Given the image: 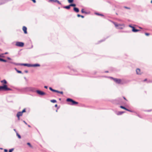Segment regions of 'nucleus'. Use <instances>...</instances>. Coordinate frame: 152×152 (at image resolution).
Returning <instances> with one entry per match:
<instances>
[{
	"label": "nucleus",
	"instance_id": "nucleus-24",
	"mask_svg": "<svg viewBox=\"0 0 152 152\" xmlns=\"http://www.w3.org/2000/svg\"><path fill=\"white\" fill-rule=\"evenodd\" d=\"M81 12L83 13H86L84 11L83 9H82L81 10Z\"/></svg>",
	"mask_w": 152,
	"mask_h": 152
},
{
	"label": "nucleus",
	"instance_id": "nucleus-46",
	"mask_svg": "<svg viewBox=\"0 0 152 152\" xmlns=\"http://www.w3.org/2000/svg\"><path fill=\"white\" fill-rule=\"evenodd\" d=\"M57 104H56L55 105V107H57Z\"/></svg>",
	"mask_w": 152,
	"mask_h": 152
},
{
	"label": "nucleus",
	"instance_id": "nucleus-4",
	"mask_svg": "<svg viewBox=\"0 0 152 152\" xmlns=\"http://www.w3.org/2000/svg\"><path fill=\"white\" fill-rule=\"evenodd\" d=\"M36 92L39 94L41 95H44L46 94L45 93L40 90H37Z\"/></svg>",
	"mask_w": 152,
	"mask_h": 152
},
{
	"label": "nucleus",
	"instance_id": "nucleus-13",
	"mask_svg": "<svg viewBox=\"0 0 152 152\" xmlns=\"http://www.w3.org/2000/svg\"><path fill=\"white\" fill-rule=\"evenodd\" d=\"M1 82L2 83H4L5 84H6L7 83V82L6 81V80H1Z\"/></svg>",
	"mask_w": 152,
	"mask_h": 152
},
{
	"label": "nucleus",
	"instance_id": "nucleus-51",
	"mask_svg": "<svg viewBox=\"0 0 152 152\" xmlns=\"http://www.w3.org/2000/svg\"><path fill=\"white\" fill-rule=\"evenodd\" d=\"M151 3L152 4V0L151 1Z\"/></svg>",
	"mask_w": 152,
	"mask_h": 152
},
{
	"label": "nucleus",
	"instance_id": "nucleus-31",
	"mask_svg": "<svg viewBox=\"0 0 152 152\" xmlns=\"http://www.w3.org/2000/svg\"><path fill=\"white\" fill-rule=\"evenodd\" d=\"M145 34L146 35L148 36L149 35V33H145Z\"/></svg>",
	"mask_w": 152,
	"mask_h": 152
},
{
	"label": "nucleus",
	"instance_id": "nucleus-26",
	"mask_svg": "<svg viewBox=\"0 0 152 152\" xmlns=\"http://www.w3.org/2000/svg\"><path fill=\"white\" fill-rule=\"evenodd\" d=\"M14 150L13 148L10 149L9 150V152H12V151Z\"/></svg>",
	"mask_w": 152,
	"mask_h": 152
},
{
	"label": "nucleus",
	"instance_id": "nucleus-25",
	"mask_svg": "<svg viewBox=\"0 0 152 152\" xmlns=\"http://www.w3.org/2000/svg\"><path fill=\"white\" fill-rule=\"evenodd\" d=\"M4 55V54H3V53H2V54H0V57H4V56H3Z\"/></svg>",
	"mask_w": 152,
	"mask_h": 152
},
{
	"label": "nucleus",
	"instance_id": "nucleus-38",
	"mask_svg": "<svg viewBox=\"0 0 152 152\" xmlns=\"http://www.w3.org/2000/svg\"><path fill=\"white\" fill-rule=\"evenodd\" d=\"M52 91H53V92H56V90H55L53 89V90Z\"/></svg>",
	"mask_w": 152,
	"mask_h": 152
},
{
	"label": "nucleus",
	"instance_id": "nucleus-37",
	"mask_svg": "<svg viewBox=\"0 0 152 152\" xmlns=\"http://www.w3.org/2000/svg\"><path fill=\"white\" fill-rule=\"evenodd\" d=\"M4 151L5 152H7V149H4Z\"/></svg>",
	"mask_w": 152,
	"mask_h": 152
},
{
	"label": "nucleus",
	"instance_id": "nucleus-17",
	"mask_svg": "<svg viewBox=\"0 0 152 152\" xmlns=\"http://www.w3.org/2000/svg\"><path fill=\"white\" fill-rule=\"evenodd\" d=\"M16 135L19 138V139L21 138V137L20 136L17 132V133H16Z\"/></svg>",
	"mask_w": 152,
	"mask_h": 152
},
{
	"label": "nucleus",
	"instance_id": "nucleus-34",
	"mask_svg": "<svg viewBox=\"0 0 152 152\" xmlns=\"http://www.w3.org/2000/svg\"><path fill=\"white\" fill-rule=\"evenodd\" d=\"M49 89L51 91H53V89L51 88V87H50L49 88Z\"/></svg>",
	"mask_w": 152,
	"mask_h": 152
},
{
	"label": "nucleus",
	"instance_id": "nucleus-42",
	"mask_svg": "<svg viewBox=\"0 0 152 152\" xmlns=\"http://www.w3.org/2000/svg\"><path fill=\"white\" fill-rule=\"evenodd\" d=\"M96 15H100V14L98 13H96Z\"/></svg>",
	"mask_w": 152,
	"mask_h": 152
},
{
	"label": "nucleus",
	"instance_id": "nucleus-49",
	"mask_svg": "<svg viewBox=\"0 0 152 152\" xmlns=\"http://www.w3.org/2000/svg\"><path fill=\"white\" fill-rule=\"evenodd\" d=\"M146 80H147V79H145V80H144V81H146Z\"/></svg>",
	"mask_w": 152,
	"mask_h": 152
},
{
	"label": "nucleus",
	"instance_id": "nucleus-44",
	"mask_svg": "<svg viewBox=\"0 0 152 152\" xmlns=\"http://www.w3.org/2000/svg\"><path fill=\"white\" fill-rule=\"evenodd\" d=\"M125 8H126V9H129V8H128V7H125Z\"/></svg>",
	"mask_w": 152,
	"mask_h": 152
},
{
	"label": "nucleus",
	"instance_id": "nucleus-6",
	"mask_svg": "<svg viewBox=\"0 0 152 152\" xmlns=\"http://www.w3.org/2000/svg\"><path fill=\"white\" fill-rule=\"evenodd\" d=\"M111 78L113 79L114 81L116 83H120L121 82V80L120 79H115L113 78L112 77H111Z\"/></svg>",
	"mask_w": 152,
	"mask_h": 152
},
{
	"label": "nucleus",
	"instance_id": "nucleus-14",
	"mask_svg": "<svg viewBox=\"0 0 152 152\" xmlns=\"http://www.w3.org/2000/svg\"><path fill=\"white\" fill-rule=\"evenodd\" d=\"M114 25H115V26L116 27H118V26H122V25L117 24L115 23H114Z\"/></svg>",
	"mask_w": 152,
	"mask_h": 152
},
{
	"label": "nucleus",
	"instance_id": "nucleus-7",
	"mask_svg": "<svg viewBox=\"0 0 152 152\" xmlns=\"http://www.w3.org/2000/svg\"><path fill=\"white\" fill-rule=\"evenodd\" d=\"M18 65H23L24 66H27L28 67H31V64H18Z\"/></svg>",
	"mask_w": 152,
	"mask_h": 152
},
{
	"label": "nucleus",
	"instance_id": "nucleus-29",
	"mask_svg": "<svg viewBox=\"0 0 152 152\" xmlns=\"http://www.w3.org/2000/svg\"><path fill=\"white\" fill-rule=\"evenodd\" d=\"M25 111H26L25 109H24L22 110V111L21 112H22V113H23V112H25Z\"/></svg>",
	"mask_w": 152,
	"mask_h": 152
},
{
	"label": "nucleus",
	"instance_id": "nucleus-10",
	"mask_svg": "<svg viewBox=\"0 0 152 152\" xmlns=\"http://www.w3.org/2000/svg\"><path fill=\"white\" fill-rule=\"evenodd\" d=\"M40 66V65L38 64H31V66H32V67H37V66Z\"/></svg>",
	"mask_w": 152,
	"mask_h": 152
},
{
	"label": "nucleus",
	"instance_id": "nucleus-12",
	"mask_svg": "<svg viewBox=\"0 0 152 152\" xmlns=\"http://www.w3.org/2000/svg\"><path fill=\"white\" fill-rule=\"evenodd\" d=\"M139 31V30L135 29L134 27L132 29V31L134 32H136Z\"/></svg>",
	"mask_w": 152,
	"mask_h": 152
},
{
	"label": "nucleus",
	"instance_id": "nucleus-20",
	"mask_svg": "<svg viewBox=\"0 0 152 152\" xmlns=\"http://www.w3.org/2000/svg\"><path fill=\"white\" fill-rule=\"evenodd\" d=\"M15 69L16 70V71L18 73H21L22 72L20 71H19L18 70H17L16 68Z\"/></svg>",
	"mask_w": 152,
	"mask_h": 152
},
{
	"label": "nucleus",
	"instance_id": "nucleus-41",
	"mask_svg": "<svg viewBox=\"0 0 152 152\" xmlns=\"http://www.w3.org/2000/svg\"><path fill=\"white\" fill-rule=\"evenodd\" d=\"M8 53L7 52H6L4 53V54H7Z\"/></svg>",
	"mask_w": 152,
	"mask_h": 152
},
{
	"label": "nucleus",
	"instance_id": "nucleus-3",
	"mask_svg": "<svg viewBox=\"0 0 152 152\" xmlns=\"http://www.w3.org/2000/svg\"><path fill=\"white\" fill-rule=\"evenodd\" d=\"M16 45L17 46L22 47L24 45V43L22 42H17L16 43Z\"/></svg>",
	"mask_w": 152,
	"mask_h": 152
},
{
	"label": "nucleus",
	"instance_id": "nucleus-50",
	"mask_svg": "<svg viewBox=\"0 0 152 152\" xmlns=\"http://www.w3.org/2000/svg\"><path fill=\"white\" fill-rule=\"evenodd\" d=\"M28 126L29 127H30V126H29V125H28Z\"/></svg>",
	"mask_w": 152,
	"mask_h": 152
},
{
	"label": "nucleus",
	"instance_id": "nucleus-36",
	"mask_svg": "<svg viewBox=\"0 0 152 152\" xmlns=\"http://www.w3.org/2000/svg\"><path fill=\"white\" fill-rule=\"evenodd\" d=\"M44 88H48V86H44Z\"/></svg>",
	"mask_w": 152,
	"mask_h": 152
},
{
	"label": "nucleus",
	"instance_id": "nucleus-19",
	"mask_svg": "<svg viewBox=\"0 0 152 152\" xmlns=\"http://www.w3.org/2000/svg\"><path fill=\"white\" fill-rule=\"evenodd\" d=\"M51 102L53 103H55L56 102V100L54 99L51 100Z\"/></svg>",
	"mask_w": 152,
	"mask_h": 152
},
{
	"label": "nucleus",
	"instance_id": "nucleus-39",
	"mask_svg": "<svg viewBox=\"0 0 152 152\" xmlns=\"http://www.w3.org/2000/svg\"><path fill=\"white\" fill-rule=\"evenodd\" d=\"M7 58L8 59H9V60H11V58H9V57H8Z\"/></svg>",
	"mask_w": 152,
	"mask_h": 152
},
{
	"label": "nucleus",
	"instance_id": "nucleus-5",
	"mask_svg": "<svg viewBox=\"0 0 152 152\" xmlns=\"http://www.w3.org/2000/svg\"><path fill=\"white\" fill-rule=\"evenodd\" d=\"M22 112H18L17 113V116L18 117L19 120L20 119V116H22Z\"/></svg>",
	"mask_w": 152,
	"mask_h": 152
},
{
	"label": "nucleus",
	"instance_id": "nucleus-40",
	"mask_svg": "<svg viewBox=\"0 0 152 152\" xmlns=\"http://www.w3.org/2000/svg\"><path fill=\"white\" fill-rule=\"evenodd\" d=\"M56 92H57V93H59V91H57V90H56Z\"/></svg>",
	"mask_w": 152,
	"mask_h": 152
},
{
	"label": "nucleus",
	"instance_id": "nucleus-8",
	"mask_svg": "<svg viewBox=\"0 0 152 152\" xmlns=\"http://www.w3.org/2000/svg\"><path fill=\"white\" fill-rule=\"evenodd\" d=\"M23 31L25 34H26L27 33V28L26 27L24 26L23 28Z\"/></svg>",
	"mask_w": 152,
	"mask_h": 152
},
{
	"label": "nucleus",
	"instance_id": "nucleus-30",
	"mask_svg": "<svg viewBox=\"0 0 152 152\" xmlns=\"http://www.w3.org/2000/svg\"><path fill=\"white\" fill-rule=\"evenodd\" d=\"M118 28L120 29H121L122 28V27H121V26H118Z\"/></svg>",
	"mask_w": 152,
	"mask_h": 152
},
{
	"label": "nucleus",
	"instance_id": "nucleus-9",
	"mask_svg": "<svg viewBox=\"0 0 152 152\" xmlns=\"http://www.w3.org/2000/svg\"><path fill=\"white\" fill-rule=\"evenodd\" d=\"M137 74L138 75H140L141 74L140 69H137L136 70Z\"/></svg>",
	"mask_w": 152,
	"mask_h": 152
},
{
	"label": "nucleus",
	"instance_id": "nucleus-11",
	"mask_svg": "<svg viewBox=\"0 0 152 152\" xmlns=\"http://www.w3.org/2000/svg\"><path fill=\"white\" fill-rule=\"evenodd\" d=\"M74 10L76 12H79V10L77 8L74 7Z\"/></svg>",
	"mask_w": 152,
	"mask_h": 152
},
{
	"label": "nucleus",
	"instance_id": "nucleus-18",
	"mask_svg": "<svg viewBox=\"0 0 152 152\" xmlns=\"http://www.w3.org/2000/svg\"><path fill=\"white\" fill-rule=\"evenodd\" d=\"M0 61H2L4 62H7V61L5 60L2 59V58H0Z\"/></svg>",
	"mask_w": 152,
	"mask_h": 152
},
{
	"label": "nucleus",
	"instance_id": "nucleus-15",
	"mask_svg": "<svg viewBox=\"0 0 152 152\" xmlns=\"http://www.w3.org/2000/svg\"><path fill=\"white\" fill-rule=\"evenodd\" d=\"M120 107L122 108V109H124L126 110H127V111H130V110H129L127 109L125 107L123 106H120Z\"/></svg>",
	"mask_w": 152,
	"mask_h": 152
},
{
	"label": "nucleus",
	"instance_id": "nucleus-1",
	"mask_svg": "<svg viewBox=\"0 0 152 152\" xmlns=\"http://www.w3.org/2000/svg\"><path fill=\"white\" fill-rule=\"evenodd\" d=\"M10 88L7 87V86L6 85H4L3 86H0V91L4 90H10Z\"/></svg>",
	"mask_w": 152,
	"mask_h": 152
},
{
	"label": "nucleus",
	"instance_id": "nucleus-27",
	"mask_svg": "<svg viewBox=\"0 0 152 152\" xmlns=\"http://www.w3.org/2000/svg\"><path fill=\"white\" fill-rule=\"evenodd\" d=\"M27 145L29 146L30 147H31V145L30 143L28 142L27 143Z\"/></svg>",
	"mask_w": 152,
	"mask_h": 152
},
{
	"label": "nucleus",
	"instance_id": "nucleus-33",
	"mask_svg": "<svg viewBox=\"0 0 152 152\" xmlns=\"http://www.w3.org/2000/svg\"><path fill=\"white\" fill-rule=\"evenodd\" d=\"M129 27H130L132 28V29L133 28H134V27H133V26H131V25H129Z\"/></svg>",
	"mask_w": 152,
	"mask_h": 152
},
{
	"label": "nucleus",
	"instance_id": "nucleus-52",
	"mask_svg": "<svg viewBox=\"0 0 152 152\" xmlns=\"http://www.w3.org/2000/svg\"><path fill=\"white\" fill-rule=\"evenodd\" d=\"M124 99H125V98H124Z\"/></svg>",
	"mask_w": 152,
	"mask_h": 152
},
{
	"label": "nucleus",
	"instance_id": "nucleus-43",
	"mask_svg": "<svg viewBox=\"0 0 152 152\" xmlns=\"http://www.w3.org/2000/svg\"><path fill=\"white\" fill-rule=\"evenodd\" d=\"M23 122L26 124H27V123H26V122L25 121H23Z\"/></svg>",
	"mask_w": 152,
	"mask_h": 152
},
{
	"label": "nucleus",
	"instance_id": "nucleus-21",
	"mask_svg": "<svg viewBox=\"0 0 152 152\" xmlns=\"http://www.w3.org/2000/svg\"><path fill=\"white\" fill-rule=\"evenodd\" d=\"M77 16L78 17H82V18H84V16H83V15H81L79 14H78L77 15Z\"/></svg>",
	"mask_w": 152,
	"mask_h": 152
},
{
	"label": "nucleus",
	"instance_id": "nucleus-16",
	"mask_svg": "<svg viewBox=\"0 0 152 152\" xmlns=\"http://www.w3.org/2000/svg\"><path fill=\"white\" fill-rule=\"evenodd\" d=\"M70 5H69L68 6H67L65 7H64V8H66L67 9H69L70 8Z\"/></svg>",
	"mask_w": 152,
	"mask_h": 152
},
{
	"label": "nucleus",
	"instance_id": "nucleus-47",
	"mask_svg": "<svg viewBox=\"0 0 152 152\" xmlns=\"http://www.w3.org/2000/svg\"><path fill=\"white\" fill-rule=\"evenodd\" d=\"M14 130L15 131V132H16V133H17V132L16 131V130H15V129H14Z\"/></svg>",
	"mask_w": 152,
	"mask_h": 152
},
{
	"label": "nucleus",
	"instance_id": "nucleus-32",
	"mask_svg": "<svg viewBox=\"0 0 152 152\" xmlns=\"http://www.w3.org/2000/svg\"><path fill=\"white\" fill-rule=\"evenodd\" d=\"M57 2L59 4H61V3L59 1H58V0H57Z\"/></svg>",
	"mask_w": 152,
	"mask_h": 152
},
{
	"label": "nucleus",
	"instance_id": "nucleus-23",
	"mask_svg": "<svg viewBox=\"0 0 152 152\" xmlns=\"http://www.w3.org/2000/svg\"><path fill=\"white\" fill-rule=\"evenodd\" d=\"M70 5V6L75 7L76 5L75 4H71Z\"/></svg>",
	"mask_w": 152,
	"mask_h": 152
},
{
	"label": "nucleus",
	"instance_id": "nucleus-28",
	"mask_svg": "<svg viewBox=\"0 0 152 152\" xmlns=\"http://www.w3.org/2000/svg\"><path fill=\"white\" fill-rule=\"evenodd\" d=\"M58 0H51V1H53L55 2H57Z\"/></svg>",
	"mask_w": 152,
	"mask_h": 152
},
{
	"label": "nucleus",
	"instance_id": "nucleus-48",
	"mask_svg": "<svg viewBox=\"0 0 152 152\" xmlns=\"http://www.w3.org/2000/svg\"><path fill=\"white\" fill-rule=\"evenodd\" d=\"M100 15H101V16H103V15H102V14H100Z\"/></svg>",
	"mask_w": 152,
	"mask_h": 152
},
{
	"label": "nucleus",
	"instance_id": "nucleus-2",
	"mask_svg": "<svg viewBox=\"0 0 152 152\" xmlns=\"http://www.w3.org/2000/svg\"><path fill=\"white\" fill-rule=\"evenodd\" d=\"M66 101L67 102H71L72 103L71 104L72 105H74L75 104H78V102H75L72 99H70V98H68L66 99Z\"/></svg>",
	"mask_w": 152,
	"mask_h": 152
},
{
	"label": "nucleus",
	"instance_id": "nucleus-22",
	"mask_svg": "<svg viewBox=\"0 0 152 152\" xmlns=\"http://www.w3.org/2000/svg\"><path fill=\"white\" fill-rule=\"evenodd\" d=\"M68 1L69 3H71L73 2V0H68Z\"/></svg>",
	"mask_w": 152,
	"mask_h": 152
},
{
	"label": "nucleus",
	"instance_id": "nucleus-45",
	"mask_svg": "<svg viewBox=\"0 0 152 152\" xmlns=\"http://www.w3.org/2000/svg\"><path fill=\"white\" fill-rule=\"evenodd\" d=\"M25 72H26V73H27L28 72V71H27V70H26V71H25Z\"/></svg>",
	"mask_w": 152,
	"mask_h": 152
},
{
	"label": "nucleus",
	"instance_id": "nucleus-35",
	"mask_svg": "<svg viewBox=\"0 0 152 152\" xmlns=\"http://www.w3.org/2000/svg\"><path fill=\"white\" fill-rule=\"evenodd\" d=\"M59 93H60L61 94H63V92L62 91H59Z\"/></svg>",
	"mask_w": 152,
	"mask_h": 152
}]
</instances>
